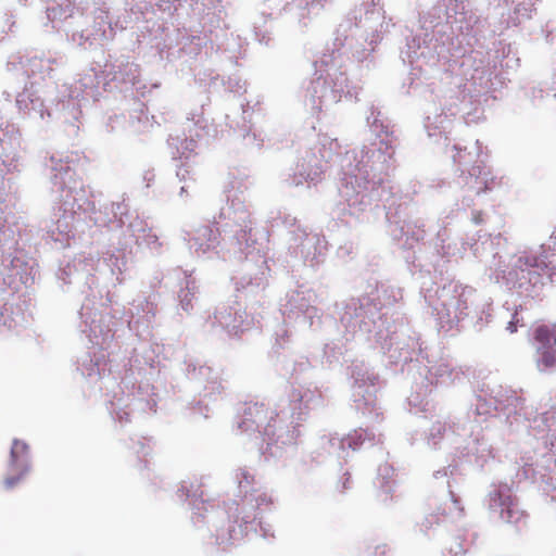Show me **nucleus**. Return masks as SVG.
<instances>
[{"label":"nucleus","instance_id":"f257e3e1","mask_svg":"<svg viewBox=\"0 0 556 556\" xmlns=\"http://www.w3.org/2000/svg\"><path fill=\"white\" fill-rule=\"evenodd\" d=\"M230 223L226 224L224 236L220 241V232L212 226H201L190 233L189 247L198 255L207 258L214 256L225 261L243 260L253 256L256 252L262 265L266 262L260 255V249L255 247L256 240L253 238L252 222L250 213L244 205L231 207L227 212Z\"/></svg>","mask_w":556,"mask_h":556},{"label":"nucleus","instance_id":"f03ea898","mask_svg":"<svg viewBox=\"0 0 556 556\" xmlns=\"http://www.w3.org/2000/svg\"><path fill=\"white\" fill-rule=\"evenodd\" d=\"M53 184L60 189L54 219L48 227L47 235L58 247H65L74 237L75 220L81 213L93 208L89 192L83 181L75 175L68 164L54 165Z\"/></svg>","mask_w":556,"mask_h":556},{"label":"nucleus","instance_id":"7ed1b4c3","mask_svg":"<svg viewBox=\"0 0 556 556\" xmlns=\"http://www.w3.org/2000/svg\"><path fill=\"white\" fill-rule=\"evenodd\" d=\"M343 169L339 188L341 198L346 202L351 215H358L379 201L380 192L376 182L368 180V170L362 163L352 165V156L346 153L341 159Z\"/></svg>","mask_w":556,"mask_h":556},{"label":"nucleus","instance_id":"20e7f679","mask_svg":"<svg viewBox=\"0 0 556 556\" xmlns=\"http://www.w3.org/2000/svg\"><path fill=\"white\" fill-rule=\"evenodd\" d=\"M237 479L240 491L244 493L239 510V514L242 515V523L236 527L229 522L227 528L223 527L216 531V543L224 547L241 541L248 533L249 526L251 529L256 530V509L258 511H264L273 503L271 496L267 495L266 493L253 494L250 492L252 491L251 483L253 481V477L247 470L240 469V471L237 473Z\"/></svg>","mask_w":556,"mask_h":556},{"label":"nucleus","instance_id":"39448f33","mask_svg":"<svg viewBox=\"0 0 556 556\" xmlns=\"http://www.w3.org/2000/svg\"><path fill=\"white\" fill-rule=\"evenodd\" d=\"M508 269H496L495 279L504 281L510 288L533 289L544 286L543 276L551 282L556 283V263H545L539 257L528 255L526 252L515 255L509 260Z\"/></svg>","mask_w":556,"mask_h":556},{"label":"nucleus","instance_id":"423d86ee","mask_svg":"<svg viewBox=\"0 0 556 556\" xmlns=\"http://www.w3.org/2000/svg\"><path fill=\"white\" fill-rule=\"evenodd\" d=\"M321 63H325L326 68L320 70V73L306 88L305 105L313 113L327 110L338 103L343 94H350V91L345 90L348 86L345 73L339 70L336 59L331 64L324 60Z\"/></svg>","mask_w":556,"mask_h":556},{"label":"nucleus","instance_id":"0eeeda50","mask_svg":"<svg viewBox=\"0 0 556 556\" xmlns=\"http://www.w3.org/2000/svg\"><path fill=\"white\" fill-rule=\"evenodd\" d=\"M238 427L243 432L257 430L264 435L268 447L273 444L281 446L293 444L299 435V430L294 427L281 425L273 418L271 412L264 404H250L245 407L244 414Z\"/></svg>","mask_w":556,"mask_h":556},{"label":"nucleus","instance_id":"6e6552de","mask_svg":"<svg viewBox=\"0 0 556 556\" xmlns=\"http://www.w3.org/2000/svg\"><path fill=\"white\" fill-rule=\"evenodd\" d=\"M475 290L458 282L445 285L438 293L433 306L442 328L451 329L467 315L469 304H472Z\"/></svg>","mask_w":556,"mask_h":556},{"label":"nucleus","instance_id":"1a4fd4ad","mask_svg":"<svg viewBox=\"0 0 556 556\" xmlns=\"http://www.w3.org/2000/svg\"><path fill=\"white\" fill-rule=\"evenodd\" d=\"M455 429L447 426L446 422L437 420L433 422L429 430L427 440L428 444L437 446L440 440H444L450 444H456L457 448H460V453L464 456L473 457L477 464L482 465L490 457H492V448L488 441L480 437L479 433L475 437H469L465 440V445H460L458 440L455 438Z\"/></svg>","mask_w":556,"mask_h":556},{"label":"nucleus","instance_id":"9d476101","mask_svg":"<svg viewBox=\"0 0 556 556\" xmlns=\"http://www.w3.org/2000/svg\"><path fill=\"white\" fill-rule=\"evenodd\" d=\"M339 142L327 135L318 139L317 155L315 152L303 157L299 165V173L294 176L292 184L301 185L303 181L317 182L321 179L327 164L338 154Z\"/></svg>","mask_w":556,"mask_h":556},{"label":"nucleus","instance_id":"9b49d317","mask_svg":"<svg viewBox=\"0 0 556 556\" xmlns=\"http://www.w3.org/2000/svg\"><path fill=\"white\" fill-rule=\"evenodd\" d=\"M327 0H263L264 11L269 15L285 14L289 22L307 26L323 9Z\"/></svg>","mask_w":556,"mask_h":556},{"label":"nucleus","instance_id":"f8f14e48","mask_svg":"<svg viewBox=\"0 0 556 556\" xmlns=\"http://www.w3.org/2000/svg\"><path fill=\"white\" fill-rule=\"evenodd\" d=\"M352 14L355 20H358L359 26L366 33V40L369 46L367 51H374L389 29V22L386 20L381 0H363L355 7Z\"/></svg>","mask_w":556,"mask_h":556},{"label":"nucleus","instance_id":"ddd939ff","mask_svg":"<svg viewBox=\"0 0 556 556\" xmlns=\"http://www.w3.org/2000/svg\"><path fill=\"white\" fill-rule=\"evenodd\" d=\"M547 434L544 438V442L547 448L546 453H543L540 457L532 462L531 458H522V471L526 478H531L538 481L536 476L542 480L545 478L543 471H554L556 468V417L551 414L547 418Z\"/></svg>","mask_w":556,"mask_h":556},{"label":"nucleus","instance_id":"4468645a","mask_svg":"<svg viewBox=\"0 0 556 556\" xmlns=\"http://www.w3.org/2000/svg\"><path fill=\"white\" fill-rule=\"evenodd\" d=\"M489 497L490 509L497 513L505 522L517 523L522 519L523 511L519 509L507 485H498Z\"/></svg>","mask_w":556,"mask_h":556},{"label":"nucleus","instance_id":"2eb2a0df","mask_svg":"<svg viewBox=\"0 0 556 556\" xmlns=\"http://www.w3.org/2000/svg\"><path fill=\"white\" fill-rule=\"evenodd\" d=\"M534 346L539 369L544 371L552 368L556 363V325L552 331L547 326H539L534 331Z\"/></svg>","mask_w":556,"mask_h":556},{"label":"nucleus","instance_id":"dca6fc26","mask_svg":"<svg viewBox=\"0 0 556 556\" xmlns=\"http://www.w3.org/2000/svg\"><path fill=\"white\" fill-rule=\"evenodd\" d=\"M10 470L16 472L5 478L4 484L8 489L13 488L29 471L28 445L20 440H14L10 453Z\"/></svg>","mask_w":556,"mask_h":556},{"label":"nucleus","instance_id":"f3484780","mask_svg":"<svg viewBox=\"0 0 556 556\" xmlns=\"http://www.w3.org/2000/svg\"><path fill=\"white\" fill-rule=\"evenodd\" d=\"M376 440V434L369 432L366 429H356L346 438H338L331 437L328 440L329 453L337 454L341 456L344 453L345 448H351L353 451L361 447L366 441L374 442Z\"/></svg>","mask_w":556,"mask_h":556},{"label":"nucleus","instance_id":"a211bd4d","mask_svg":"<svg viewBox=\"0 0 556 556\" xmlns=\"http://www.w3.org/2000/svg\"><path fill=\"white\" fill-rule=\"evenodd\" d=\"M354 379V397L355 402L364 401L365 405L371 402V392L369 388H374L376 378L368 374L363 366H355L352 370Z\"/></svg>","mask_w":556,"mask_h":556},{"label":"nucleus","instance_id":"6ab92c4d","mask_svg":"<svg viewBox=\"0 0 556 556\" xmlns=\"http://www.w3.org/2000/svg\"><path fill=\"white\" fill-rule=\"evenodd\" d=\"M16 105L24 114L45 121L46 111L43 109V102L40 98L35 97L30 91L24 90L16 98Z\"/></svg>","mask_w":556,"mask_h":556},{"label":"nucleus","instance_id":"aec40b11","mask_svg":"<svg viewBox=\"0 0 556 556\" xmlns=\"http://www.w3.org/2000/svg\"><path fill=\"white\" fill-rule=\"evenodd\" d=\"M489 176L490 170L481 165H477L468 172V176L464 177L463 180L469 190L480 193L491 188L493 178L489 179Z\"/></svg>","mask_w":556,"mask_h":556},{"label":"nucleus","instance_id":"412c9836","mask_svg":"<svg viewBox=\"0 0 556 556\" xmlns=\"http://www.w3.org/2000/svg\"><path fill=\"white\" fill-rule=\"evenodd\" d=\"M100 80L94 70L88 71L75 83V91L71 93L72 99L79 97L93 98L97 94Z\"/></svg>","mask_w":556,"mask_h":556},{"label":"nucleus","instance_id":"4be33fe9","mask_svg":"<svg viewBox=\"0 0 556 556\" xmlns=\"http://www.w3.org/2000/svg\"><path fill=\"white\" fill-rule=\"evenodd\" d=\"M215 320L230 333L237 334L240 331H244L248 328V324L244 325L242 314L232 312L231 308L218 309L215 314Z\"/></svg>","mask_w":556,"mask_h":556},{"label":"nucleus","instance_id":"5701e85b","mask_svg":"<svg viewBox=\"0 0 556 556\" xmlns=\"http://www.w3.org/2000/svg\"><path fill=\"white\" fill-rule=\"evenodd\" d=\"M428 371L430 377L427 379L431 384L448 383L458 376V371L454 370L445 359H441L438 364L430 366Z\"/></svg>","mask_w":556,"mask_h":556},{"label":"nucleus","instance_id":"b1692460","mask_svg":"<svg viewBox=\"0 0 556 556\" xmlns=\"http://www.w3.org/2000/svg\"><path fill=\"white\" fill-rule=\"evenodd\" d=\"M451 125V119L443 114L434 115L433 117L427 116L425 122V128L430 138L439 137L440 139L447 140V137L444 135Z\"/></svg>","mask_w":556,"mask_h":556},{"label":"nucleus","instance_id":"393cba45","mask_svg":"<svg viewBox=\"0 0 556 556\" xmlns=\"http://www.w3.org/2000/svg\"><path fill=\"white\" fill-rule=\"evenodd\" d=\"M78 368L84 376L101 377L106 368L104 353L101 352V357H97L96 359H93L90 355H86L79 361Z\"/></svg>","mask_w":556,"mask_h":556},{"label":"nucleus","instance_id":"a878e982","mask_svg":"<svg viewBox=\"0 0 556 556\" xmlns=\"http://www.w3.org/2000/svg\"><path fill=\"white\" fill-rule=\"evenodd\" d=\"M292 402L299 403V408H309L315 402L319 400V394L309 389H298L292 392Z\"/></svg>","mask_w":556,"mask_h":556},{"label":"nucleus","instance_id":"bb28decb","mask_svg":"<svg viewBox=\"0 0 556 556\" xmlns=\"http://www.w3.org/2000/svg\"><path fill=\"white\" fill-rule=\"evenodd\" d=\"M106 264L111 268L112 274L116 275V279L119 280V275L126 270V254L122 251H117L106 258Z\"/></svg>","mask_w":556,"mask_h":556},{"label":"nucleus","instance_id":"cd10ccee","mask_svg":"<svg viewBox=\"0 0 556 556\" xmlns=\"http://www.w3.org/2000/svg\"><path fill=\"white\" fill-rule=\"evenodd\" d=\"M137 401L132 400L131 405H136ZM130 405V402L124 401L123 399H118L117 402L111 403V414L113 418L121 424L126 422L128 420L129 413L125 410L126 407Z\"/></svg>","mask_w":556,"mask_h":556},{"label":"nucleus","instance_id":"c85d7f7f","mask_svg":"<svg viewBox=\"0 0 556 556\" xmlns=\"http://www.w3.org/2000/svg\"><path fill=\"white\" fill-rule=\"evenodd\" d=\"M73 15V10L70 8V3L60 4L55 7H49L47 9V16L50 21L55 22L58 20H66Z\"/></svg>","mask_w":556,"mask_h":556},{"label":"nucleus","instance_id":"c756f323","mask_svg":"<svg viewBox=\"0 0 556 556\" xmlns=\"http://www.w3.org/2000/svg\"><path fill=\"white\" fill-rule=\"evenodd\" d=\"M88 337L90 338L91 342H93L97 345H100L103 344L106 341V339L111 337V334L110 330L103 332L101 326L96 320H92L89 325Z\"/></svg>","mask_w":556,"mask_h":556},{"label":"nucleus","instance_id":"7c9ffc66","mask_svg":"<svg viewBox=\"0 0 556 556\" xmlns=\"http://www.w3.org/2000/svg\"><path fill=\"white\" fill-rule=\"evenodd\" d=\"M180 304L185 311L192 307V300L194 299V286L187 283L186 289H182L179 294Z\"/></svg>","mask_w":556,"mask_h":556},{"label":"nucleus","instance_id":"2f4dec72","mask_svg":"<svg viewBox=\"0 0 556 556\" xmlns=\"http://www.w3.org/2000/svg\"><path fill=\"white\" fill-rule=\"evenodd\" d=\"M195 142L193 140H185L177 147V152L180 159H189L191 153L194 151Z\"/></svg>","mask_w":556,"mask_h":556},{"label":"nucleus","instance_id":"473e14b6","mask_svg":"<svg viewBox=\"0 0 556 556\" xmlns=\"http://www.w3.org/2000/svg\"><path fill=\"white\" fill-rule=\"evenodd\" d=\"M450 495H451L450 506H448L447 511H445V513L453 517L462 516L464 508L462 507L459 501L456 498V496L452 492H450Z\"/></svg>","mask_w":556,"mask_h":556},{"label":"nucleus","instance_id":"72a5a7b5","mask_svg":"<svg viewBox=\"0 0 556 556\" xmlns=\"http://www.w3.org/2000/svg\"><path fill=\"white\" fill-rule=\"evenodd\" d=\"M205 389V396H208V395H212V394H215V393H220V390H222V383L218 379V377L215 375L214 377H212L207 384L204 387Z\"/></svg>","mask_w":556,"mask_h":556},{"label":"nucleus","instance_id":"f704fd0d","mask_svg":"<svg viewBox=\"0 0 556 556\" xmlns=\"http://www.w3.org/2000/svg\"><path fill=\"white\" fill-rule=\"evenodd\" d=\"M393 476V468L389 466L388 464H384L379 467V477L383 480V488H388L389 485V479H391Z\"/></svg>","mask_w":556,"mask_h":556},{"label":"nucleus","instance_id":"c9c22d12","mask_svg":"<svg viewBox=\"0 0 556 556\" xmlns=\"http://www.w3.org/2000/svg\"><path fill=\"white\" fill-rule=\"evenodd\" d=\"M93 266V260L92 258H88V260H75L74 263H73V267L75 268V270H81V271H86V273H89V268L88 267H92Z\"/></svg>","mask_w":556,"mask_h":556},{"label":"nucleus","instance_id":"e433bc0d","mask_svg":"<svg viewBox=\"0 0 556 556\" xmlns=\"http://www.w3.org/2000/svg\"><path fill=\"white\" fill-rule=\"evenodd\" d=\"M520 319L518 317V313L516 312L514 315H513V319L508 323L506 329L510 332V333H514L517 331V325L519 324Z\"/></svg>","mask_w":556,"mask_h":556},{"label":"nucleus","instance_id":"4c0bfd02","mask_svg":"<svg viewBox=\"0 0 556 556\" xmlns=\"http://www.w3.org/2000/svg\"><path fill=\"white\" fill-rule=\"evenodd\" d=\"M260 531L264 538H273L271 527L269 525L264 526L262 521L258 522Z\"/></svg>","mask_w":556,"mask_h":556},{"label":"nucleus","instance_id":"58836bf2","mask_svg":"<svg viewBox=\"0 0 556 556\" xmlns=\"http://www.w3.org/2000/svg\"><path fill=\"white\" fill-rule=\"evenodd\" d=\"M408 402H409V404H410L412 406H415V407H417V406L421 405V402H419V401H418V395H414V394H412V395L408 397Z\"/></svg>","mask_w":556,"mask_h":556},{"label":"nucleus","instance_id":"ea45409f","mask_svg":"<svg viewBox=\"0 0 556 556\" xmlns=\"http://www.w3.org/2000/svg\"><path fill=\"white\" fill-rule=\"evenodd\" d=\"M315 241H317V238L315 236L306 237L304 247L309 248L312 244L315 243Z\"/></svg>","mask_w":556,"mask_h":556},{"label":"nucleus","instance_id":"a19ab883","mask_svg":"<svg viewBox=\"0 0 556 556\" xmlns=\"http://www.w3.org/2000/svg\"><path fill=\"white\" fill-rule=\"evenodd\" d=\"M212 372L211 368L208 367H201L199 369V375L202 376V377H206V376H210Z\"/></svg>","mask_w":556,"mask_h":556},{"label":"nucleus","instance_id":"79ce46f5","mask_svg":"<svg viewBox=\"0 0 556 556\" xmlns=\"http://www.w3.org/2000/svg\"><path fill=\"white\" fill-rule=\"evenodd\" d=\"M189 173L187 168H184V167H180L178 170H177V176L180 178V179H184L185 178V175Z\"/></svg>","mask_w":556,"mask_h":556},{"label":"nucleus","instance_id":"37998d69","mask_svg":"<svg viewBox=\"0 0 556 556\" xmlns=\"http://www.w3.org/2000/svg\"><path fill=\"white\" fill-rule=\"evenodd\" d=\"M453 159L454 162L462 164L463 156L459 152L457 153V155H454Z\"/></svg>","mask_w":556,"mask_h":556},{"label":"nucleus","instance_id":"c03bdc74","mask_svg":"<svg viewBox=\"0 0 556 556\" xmlns=\"http://www.w3.org/2000/svg\"><path fill=\"white\" fill-rule=\"evenodd\" d=\"M447 475V471L446 470H443V471H437L434 477L438 479L439 477H445Z\"/></svg>","mask_w":556,"mask_h":556},{"label":"nucleus","instance_id":"a18cd8bd","mask_svg":"<svg viewBox=\"0 0 556 556\" xmlns=\"http://www.w3.org/2000/svg\"><path fill=\"white\" fill-rule=\"evenodd\" d=\"M128 72L135 74L137 72V67L134 65L128 66Z\"/></svg>","mask_w":556,"mask_h":556},{"label":"nucleus","instance_id":"49530a36","mask_svg":"<svg viewBox=\"0 0 556 556\" xmlns=\"http://www.w3.org/2000/svg\"><path fill=\"white\" fill-rule=\"evenodd\" d=\"M126 81L130 83L131 85H136L135 76H132V78L127 79Z\"/></svg>","mask_w":556,"mask_h":556},{"label":"nucleus","instance_id":"de8ad7c7","mask_svg":"<svg viewBox=\"0 0 556 556\" xmlns=\"http://www.w3.org/2000/svg\"><path fill=\"white\" fill-rule=\"evenodd\" d=\"M24 105H27L28 108H30L29 100H26V101L24 102Z\"/></svg>","mask_w":556,"mask_h":556},{"label":"nucleus","instance_id":"09e8293b","mask_svg":"<svg viewBox=\"0 0 556 556\" xmlns=\"http://www.w3.org/2000/svg\"><path fill=\"white\" fill-rule=\"evenodd\" d=\"M462 432H463V434H462V435H465V434L467 433V429H466V428H463V429H462Z\"/></svg>","mask_w":556,"mask_h":556},{"label":"nucleus","instance_id":"8fccbe9b","mask_svg":"<svg viewBox=\"0 0 556 556\" xmlns=\"http://www.w3.org/2000/svg\"><path fill=\"white\" fill-rule=\"evenodd\" d=\"M181 193L186 191V187L182 186L181 189H180Z\"/></svg>","mask_w":556,"mask_h":556},{"label":"nucleus","instance_id":"3c124183","mask_svg":"<svg viewBox=\"0 0 556 556\" xmlns=\"http://www.w3.org/2000/svg\"><path fill=\"white\" fill-rule=\"evenodd\" d=\"M179 491H180L181 493H185V486H182Z\"/></svg>","mask_w":556,"mask_h":556},{"label":"nucleus","instance_id":"603ef678","mask_svg":"<svg viewBox=\"0 0 556 556\" xmlns=\"http://www.w3.org/2000/svg\"><path fill=\"white\" fill-rule=\"evenodd\" d=\"M67 268H68V274H71V265H67Z\"/></svg>","mask_w":556,"mask_h":556},{"label":"nucleus","instance_id":"864d4df0","mask_svg":"<svg viewBox=\"0 0 556 556\" xmlns=\"http://www.w3.org/2000/svg\"><path fill=\"white\" fill-rule=\"evenodd\" d=\"M511 1L514 2L515 0H511Z\"/></svg>","mask_w":556,"mask_h":556}]
</instances>
